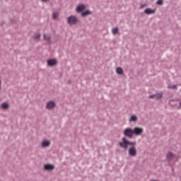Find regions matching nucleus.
I'll list each match as a JSON object with an SVG mask.
<instances>
[{
	"label": "nucleus",
	"mask_w": 181,
	"mask_h": 181,
	"mask_svg": "<svg viewBox=\"0 0 181 181\" xmlns=\"http://www.w3.org/2000/svg\"><path fill=\"white\" fill-rule=\"evenodd\" d=\"M86 10V6L80 4L76 7V12H84Z\"/></svg>",
	"instance_id": "obj_6"
},
{
	"label": "nucleus",
	"mask_w": 181,
	"mask_h": 181,
	"mask_svg": "<svg viewBox=\"0 0 181 181\" xmlns=\"http://www.w3.org/2000/svg\"><path fill=\"white\" fill-rule=\"evenodd\" d=\"M122 142L119 143L120 148H123V149H127L128 148V145H130V146L132 147L129 148V156L132 157L135 156L137 153L136 147H135V145H136V142H131L127 140V138L125 137H123L122 139Z\"/></svg>",
	"instance_id": "obj_1"
},
{
	"label": "nucleus",
	"mask_w": 181,
	"mask_h": 181,
	"mask_svg": "<svg viewBox=\"0 0 181 181\" xmlns=\"http://www.w3.org/2000/svg\"><path fill=\"white\" fill-rule=\"evenodd\" d=\"M158 5H163V0H158L157 1Z\"/></svg>",
	"instance_id": "obj_20"
},
{
	"label": "nucleus",
	"mask_w": 181,
	"mask_h": 181,
	"mask_svg": "<svg viewBox=\"0 0 181 181\" xmlns=\"http://www.w3.org/2000/svg\"><path fill=\"white\" fill-rule=\"evenodd\" d=\"M124 136L127 138H132L134 136V129L131 128H127L123 132Z\"/></svg>",
	"instance_id": "obj_2"
},
{
	"label": "nucleus",
	"mask_w": 181,
	"mask_h": 181,
	"mask_svg": "<svg viewBox=\"0 0 181 181\" xmlns=\"http://www.w3.org/2000/svg\"><path fill=\"white\" fill-rule=\"evenodd\" d=\"M35 40L40 39V34H37V35L35 36Z\"/></svg>",
	"instance_id": "obj_21"
},
{
	"label": "nucleus",
	"mask_w": 181,
	"mask_h": 181,
	"mask_svg": "<svg viewBox=\"0 0 181 181\" xmlns=\"http://www.w3.org/2000/svg\"><path fill=\"white\" fill-rule=\"evenodd\" d=\"M133 134H134V135H136V136H138L139 135H142V134H144V129L140 128V127H135L133 129Z\"/></svg>",
	"instance_id": "obj_3"
},
{
	"label": "nucleus",
	"mask_w": 181,
	"mask_h": 181,
	"mask_svg": "<svg viewBox=\"0 0 181 181\" xmlns=\"http://www.w3.org/2000/svg\"><path fill=\"white\" fill-rule=\"evenodd\" d=\"M44 39H45V40H47V41L50 40V35L45 34L44 35Z\"/></svg>",
	"instance_id": "obj_18"
},
{
	"label": "nucleus",
	"mask_w": 181,
	"mask_h": 181,
	"mask_svg": "<svg viewBox=\"0 0 181 181\" xmlns=\"http://www.w3.org/2000/svg\"><path fill=\"white\" fill-rule=\"evenodd\" d=\"M155 12H156V10L153 9H151V8H146L145 11H144V13H146V15H151L152 13H155Z\"/></svg>",
	"instance_id": "obj_10"
},
{
	"label": "nucleus",
	"mask_w": 181,
	"mask_h": 181,
	"mask_svg": "<svg viewBox=\"0 0 181 181\" xmlns=\"http://www.w3.org/2000/svg\"><path fill=\"white\" fill-rule=\"evenodd\" d=\"M55 106H56V104L52 101H50L47 104V110H52L54 108Z\"/></svg>",
	"instance_id": "obj_8"
},
{
	"label": "nucleus",
	"mask_w": 181,
	"mask_h": 181,
	"mask_svg": "<svg viewBox=\"0 0 181 181\" xmlns=\"http://www.w3.org/2000/svg\"><path fill=\"white\" fill-rule=\"evenodd\" d=\"M1 108H3V110H8L9 108V104H8V103H3L1 105Z\"/></svg>",
	"instance_id": "obj_16"
},
{
	"label": "nucleus",
	"mask_w": 181,
	"mask_h": 181,
	"mask_svg": "<svg viewBox=\"0 0 181 181\" xmlns=\"http://www.w3.org/2000/svg\"><path fill=\"white\" fill-rule=\"evenodd\" d=\"M50 146V141L47 140L43 141L42 143V146L43 148H46V146Z\"/></svg>",
	"instance_id": "obj_11"
},
{
	"label": "nucleus",
	"mask_w": 181,
	"mask_h": 181,
	"mask_svg": "<svg viewBox=\"0 0 181 181\" xmlns=\"http://www.w3.org/2000/svg\"><path fill=\"white\" fill-rule=\"evenodd\" d=\"M69 25H76L77 23V17L72 16L67 19Z\"/></svg>",
	"instance_id": "obj_4"
},
{
	"label": "nucleus",
	"mask_w": 181,
	"mask_h": 181,
	"mask_svg": "<svg viewBox=\"0 0 181 181\" xmlns=\"http://www.w3.org/2000/svg\"><path fill=\"white\" fill-rule=\"evenodd\" d=\"M136 121H138V117L136 115H132L129 119L130 122H135Z\"/></svg>",
	"instance_id": "obj_13"
},
{
	"label": "nucleus",
	"mask_w": 181,
	"mask_h": 181,
	"mask_svg": "<svg viewBox=\"0 0 181 181\" xmlns=\"http://www.w3.org/2000/svg\"><path fill=\"white\" fill-rule=\"evenodd\" d=\"M42 2H47L49 0H41Z\"/></svg>",
	"instance_id": "obj_23"
},
{
	"label": "nucleus",
	"mask_w": 181,
	"mask_h": 181,
	"mask_svg": "<svg viewBox=\"0 0 181 181\" xmlns=\"http://www.w3.org/2000/svg\"><path fill=\"white\" fill-rule=\"evenodd\" d=\"M118 28H115L112 30V33H113L114 35H117V33H118Z\"/></svg>",
	"instance_id": "obj_17"
},
{
	"label": "nucleus",
	"mask_w": 181,
	"mask_h": 181,
	"mask_svg": "<svg viewBox=\"0 0 181 181\" xmlns=\"http://www.w3.org/2000/svg\"><path fill=\"white\" fill-rule=\"evenodd\" d=\"M45 170H53L54 169V165H51V164H46L44 166Z\"/></svg>",
	"instance_id": "obj_9"
},
{
	"label": "nucleus",
	"mask_w": 181,
	"mask_h": 181,
	"mask_svg": "<svg viewBox=\"0 0 181 181\" xmlns=\"http://www.w3.org/2000/svg\"><path fill=\"white\" fill-rule=\"evenodd\" d=\"M47 63L48 66L52 67V66H56L57 64V61L54 59H48Z\"/></svg>",
	"instance_id": "obj_5"
},
{
	"label": "nucleus",
	"mask_w": 181,
	"mask_h": 181,
	"mask_svg": "<svg viewBox=\"0 0 181 181\" xmlns=\"http://www.w3.org/2000/svg\"><path fill=\"white\" fill-rule=\"evenodd\" d=\"M116 73H117V74H124V70H122V68L118 67L116 69Z\"/></svg>",
	"instance_id": "obj_14"
},
{
	"label": "nucleus",
	"mask_w": 181,
	"mask_h": 181,
	"mask_svg": "<svg viewBox=\"0 0 181 181\" xmlns=\"http://www.w3.org/2000/svg\"><path fill=\"white\" fill-rule=\"evenodd\" d=\"M59 16V13H53V16H52V18L53 19H57V17Z\"/></svg>",
	"instance_id": "obj_19"
},
{
	"label": "nucleus",
	"mask_w": 181,
	"mask_h": 181,
	"mask_svg": "<svg viewBox=\"0 0 181 181\" xmlns=\"http://www.w3.org/2000/svg\"><path fill=\"white\" fill-rule=\"evenodd\" d=\"M166 156L168 160H172V159L175 158V155L171 152H169Z\"/></svg>",
	"instance_id": "obj_12"
},
{
	"label": "nucleus",
	"mask_w": 181,
	"mask_h": 181,
	"mask_svg": "<svg viewBox=\"0 0 181 181\" xmlns=\"http://www.w3.org/2000/svg\"><path fill=\"white\" fill-rule=\"evenodd\" d=\"M88 15H91V12L90 11H86L85 12H82L81 16H88Z\"/></svg>",
	"instance_id": "obj_15"
},
{
	"label": "nucleus",
	"mask_w": 181,
	"mask_h": 181,
	"mask_svg": "<svg viewBox=\"0 0 181 181\" xmlns=\"http://www.w3.org/2000/svg\"><path fill=\"white\" fill-rule=\"evenodd\" d=\"M180 107H181V102L180 103Z\"/></svg>",
	"instance_id": "obj_24"
},
{
	"label": "nucleus",
	"mask_w": 181,
	"mask_h": 181,
	"mask_svg": "<svg viewBox=\"0 0 181 181\" xmlns=\"http://www.w3.org/2000/svg\"><path fill=\"white\" fill-rule=\"evenodd\" d=\"M163 97V95L162 93H158L156 95H151L149 96V98H156V100H160Z\"/></svg>",
	"instance_id": "obj_7"
},
{
	"label": "nucleus",
	"mask_w": 181,
	"mask_h": 181,
	"mask_svg": "<svg viewBox=\"0 0 181 181\" xmlns=\"http://www.w3.org/2000/svg\"><path fill=\"white\" fill-rule=\"evenodd\" d=\"M177 86L176 85H173V86H168V88H176Z\"/></svg>",
	"instance_id": "obj_22"
}]
</instances>
